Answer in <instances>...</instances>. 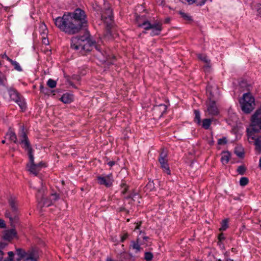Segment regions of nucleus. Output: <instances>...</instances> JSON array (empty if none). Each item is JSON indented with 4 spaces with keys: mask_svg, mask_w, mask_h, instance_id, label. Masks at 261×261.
<instances>
[{
    "mask_svg": "<svg viewBox=\"0 0 261 261\" xmlns=\"http://www.w3.org/2000/svg\"><path fill=\"white\" fill-rule=\"evenodd\" d=\"M55 23L61 31L73 35L79 33L83 28L87 26V20L84 11L77 8L73 12H68L64 14L62 17L56 18Z\"/></svg>",
    "mask_w": 261,
    "mask_h": 261,
    "instance_id": "f257e3e1",
    "label": "nucleus"
},
{
    "mask_svg": "<svg viewBox=\"0 0 261 261\" xmlns=\"http://www.w3.org/2000/svg\"><path fill=\"white\" fill-rule=\"evenodd\" d=\"M71 48L79 50L82 56H85L90 52L93 47L99 51V47L95 45V42L90 40V34L88 31H86L83 35L73 37L71 39Z\"/></svg>",
    "mask_w": 261,
    "mask_h": 261,
    "instance_id": "f03ea898",
    "label": "nucleus"
},
{
    "mask_svg": "<svg viewBox=\"0 0 261 261\" xmlns=\"http://www.w3.org/2000/svg\"><path fill=\"white\" fill-rule=\"evenodd\" d=\"M251 130L247 129L248 141L250 143H253L255 149L261 152V136L256 137L254 134L261 130V108L256 110L251 118Z\"/></svg>",
    "mask_w": 261,
    "mask_h": 261,
    "instance_id": "7ed1b4c3",
    "label": "nucleus"
},
{
    "mask_svg": "<svg viewBox=\"0 0 261 261\" xmlns=\"http://www.w3.org/2000/svg\"><path fill=\"white\" fill-rule=\"evenodd\" d=\"M113 13L112 10L110 8L105 9V11L101 14V19L106 24V33L104 37L108 40L112 39L113 37L111 31V29L114 25Z\"/></svg>",
    "mask_w": 261,
    "mask_h": 261,
    "instance_id": "20e7f679",
    "label": "nucleus"
},
{
    "mask_svg": "<svg viewBox=\"0 0 261 261\" xmlns=\"http://www.w3.org/2000/svg\"><path fill=\"white\" fill-rule=\"evenodd\" d=\"M8 202L11 207L12 213L9 211H6L5 216L9 218L11 226L15 227V224L18 223L17 200L15 197L11 196L8 199Z\"/></svg>",
    "mask_w": 261,
    "mask_h": 261,
    "instance_id": "39448f33",
    "label": "nucleus"
},
{
    "mask_svg": "<svg viewBox=\"0 0 261 261\" xmlns=\"http://www.w3.org/2000/svg\"><path fill=\"white\" fill-rule=\"evenodd\" d=\"M239 102L242 111L245 114H249L254 109V98L250 93H244Z\"/></svg>",
    "mask_w": 261,
    "mask_h": 261,
    "instance_id": "423d86ee",
    "label": "nucleus"
},
{
    "mask_svg": "<svg viewBox=\"0 0 261 261\" xmlns=\"http://www.w3.org/2000/svg\"><path fill=\"white\" fill-rule=\"evenodd\" d=\"M162 24L160 22H155L153 24H151L150 22L147 20L144 21L141 24H138V27H143L144 30H151L150 35L152 36L159 35L160 34L162 30Z\"/></svg>",
    "mask_w": 261,
    "mask_h": 261,
    "instance_id": "0eeeda50",
    "label": "nucleus"
},
{
    "mask_svg": "<svg viewBox=\"0 0 261 261\" xmlns=\"http://www.w3.org/2000/svg\"><path fill=\"white\" fill-rule=\"evenodd\" d=\"M206 90L209 100H217L219 98L220 95L219 89L215 83H208Z\"/></svg>",
    "mask_w": 261,
    "mask_h": 261,
    "instance_id": "6e6552de",
    "label": "nucleus"
},
{
    "mask_svg": "<svg viewBox=\"0 0 261 261\" xmlns=\"http://www.w3.org/2000/svg\"><path fill=\"white\" fill-rule=\"evenodd\" d=\"M8 92L10 98L16 102L22 110H24L26 108L25 103L24 99L20 96L18 92L13 88H10Z\"/></svg>",
    "mask_w": 261,
    "mask_h": 261,
    "instance_id": "1a4fd4ad",
    "label": "nucleus"
},
{
    "mask_svg": "<svg viewBox=\"0 0 261 261\" xmlns=\"http://www.w3.org/2000/svg\"><path fill=\"white\" fill-rule=\"evenodd\" d=\"M159 162L164 172L169 175L171 174L170 168L168 163L167 153L163 150L160 154Z\"/></svg>",
    "mask_w": 261,
    "mask_h": 261,
    "instance_id": "9d476101",
    "label": "nucleus"
},
{
    "mask_svg": "<svg viewBox=\"0 0 261 261\" xmlns=\"http://www.w3.org/2000/svg\"><path fill=\"white\" fill-rule=\"evenodd\" d=\"M44 166V164L42 162L38 164H35L34 158L33 155V161H32L29 159V163L27 165L28 170L30 173L33 174L34 175L37 176L41 169Z\"/></svg>",
    "mask_w": 261,
    "mask_h": 261,
    "instance_id": "9b49d317",
    "label": "nucleus"
},
{
    "mask_svg": "<svg viewBox=\"0 0 261 261\" xmlns=\"http://www.w3.org/2000/svg\"><path fill=\"white\" fill-rule=\"evenodd\" d=\"M216 100H209L206 104V112L209 115L216 116L219 113V109L216 105Z\"/></svg>",
    "mask_w": 261,
    "mask_h": 261,
    "instance_id": "f8f14e48",
    "label": "nucleus"
},
{
    "mask_svg": "<svg viewBox=\"0 0 261 261\" xmlns=\"http://www.w3.org/2000/svg\"><path fill=\"white\" fill-rule=\"evenodd\" d=\"M111 177L112 174H110L106 177L98 176V182L101 185H105L107 187H110L112 185L113 183Z\"/></svg>",
    "mask_w": 261,
    "mask_h": 261,
    "instance_id": "ddd939ff",
    "label": "nucleus"
},
{
    "mask_svg": "<svg viewBox=\"0 0 261 261\" xmlns=\"http://www.w3.org/2000/svg\"><path fill=\"white\" fill-rule=\"evenodd\" d=\"M21 143L23 145L22 147L25 150L28 151L29 158L31 159V160L33 161V149L31 146L30 142L28 140H21Z\"/></svg>",
    "mask_w": 261,
    "mask_h": 261,
    "instance_id": "4468645a",
    "label": "nucleus"
},
{
    "mask_svg": "<svg viewBox=\"0 0 261 261\" xmlns=\"http://www.w3.org/2000/svg\"><path fill=\"white\" fill-rule=\"evenodd\" d=\"M17 232L14 228L7 230L5 231L3 238L5 240L11 241L16 237Z\"/></svg>",
    "mask_w": 261,
    "mask_h": 261,
    "instance_id": "2eb2a0df",
    "label": "nucleus"
},
{
    "mask_svg": "<svg viewBox=\"0 0 261 261\" xmlns=\"http://www.w3.org/2000/svg\"><path fill=\"white\" fill-rule=\"evenodd\" d=\"M40 196V201H39V203H42L43 206H49L52 204V200H49L47 199H45L43 195H42V190L38 189V193L37 195V197L38 199H39Z\"/></svg>",
    "mask_w": 261,
    "mask_h": 261,
    "instance_id": "dca6fc26",
    "label": "nucleus"
},
{
    "mask_svg": "<svg viewBox=\"0 0 261 261\" xmlns=\"http://www.w3.org/2000/svg\"><path fill=\"white\" fill-rule=\"evenodd\" d=\"M183 3H187L189 5L195 4L197 6H201L204 5L207 0H179Z\"/></svg>",
    "mask_w": 261,
    "mask_h": 261,
    "instance_id": "f3484780",
    "label": "nucleus"
},
{
    "mask_svg": "<svg viewBox=\"0 0 261 261\" xmlns=\"http://www.w3.org/2000/svg\"><path fill=\"white\" fill-rule=\"evenodd\" d=\"M73 96L72 94L66 93L60 98V100L65 103H69L73 101Z\"/></svg>",
    "mask_w": 261,
    "mask_h": 261,
    "instance_id": "a211bd4d",
    "label": "nucleus"
},
{
    "mask_svg": "<svg viewBox=\"0 0 261 261\" xmlns=\"http://www.w3.org/2000/svg\"><path fill=\"white\" fill-rule=\"evenodd\" d=\"M39 30L41 36H47L48 30L44 23H41L39 24Z\"/></svg>",
    "mask_w": 261,
    "mask_h": 261,
    "instance_id": "6ab92c4d",
    "label": "nucleus"
},
{
    "mask_svg": "<svg viewBox=\"0 0 261 261\" xmlns=\"http://www.w3.org/2000/svg\"><path fill=\"white\" fill-rule=\"evenodd\" d=\"M230 154L228 152H224L221 156V161L223 164L225 165L228 163Z\"/></svg>",
    "mask_w": 261,
    "mask_h": 261,
    "instance_id": "aec40b11",
    "label": "nucleus"
},
{
    "mask_svg": "<svg viewBox=\"0 0 261 261\" xmlns=\"http://www.w3.org/2000/svg\"><path fill=\"white\" fill-rule=\"evenodd\" d=\"M16 253L18 256L20 257H27L29 253H27L24 250L21 248H16Z\"/></svg>",
    "mask_w": 261,
    "mask_h": 261,
    "instance_id": "412c9836",
    "label": "nucleus"
},
{
    "mask_svg": "<svg viewBox=\"0 0 261 261\" xmlns=\"http://www.w3.org/2000/svg\"><path fill=\"white\" fill-rule=\"evenodd\" d=\"M194 113L195 115L194 117V122H196L197 124H201V119H200V114L198 110H195L194 111Z\"/></svg>",
    "mask_w": 261,
    "mask_h": 261,
    "instance_id": "4be33fe9",
    "label": "nucleus"
},
{
    "mask_svg": "<svg viewBox=\"0 0 261 261\" xmlns=\"http://www.w3.org/2000/svg\"><path fill=\"white\" fill-rule=\"evenodd\" d=\"M212 120L211 119H204L202 122V127L205 129L209 128Z\"/></svg>",
    "mask_w": 261,
    "mask_h": 261,
    "instance_id": "5701e85b",
    "label": "nucleus"
},
{
    "mask_svg": "<svg viewBox=\"0 0 261 261\" xmlns=\"http://www.w3.org/2000/svg\"><path fill=\"white\" fill-rule=\"evenodd\" d=\"M7 136H8L9 138V140L14 142V143H16L17 141V137L15 133L10 131L7 134Z\"/></svg>",
    "mask_w": 261,
    "mask_h": 261,
    "instance_id": "b1692460",
    "label": "nucleus"
},
{
    "mask_svg": "<svg viewBox=\"0 0 261 261\" xmlns=\"http://www.w3.org/2000/svg\"><path fill=\"white\" fill-rule=\"evenodd\" d=\"M139 239H138L136 242L132 241V246L134 249H135V252L137 253L140 251V246L138 242Z\"/></svg>",
    "mask_w": 261,
    "mask_h": 261,
    "instance_id": "393cba45",
    "label": "nucleus"
},
{
    "mask_svg": "<svg viewBox=\"0 0 261 261\" xmlns=\"http://www.w3.org/2000/svg\"><path fill=\"white\" fill-rule=\"evenodd\" d=\"M146 191H151L155 189L154 183L153 181H149L145 186Z\"/></svg>",
    "mask_w": 261,
    "mask_h": 261,
    "instance_id": "a878e982",
    "label": "nucleus"
},
{
    "mask_svg": "<svg viewBox=\"0 0 261 261\" xmlns=\"http://www.w3.org/2000/svg\"><path fill=\"white\" fill-rule=\"evenodd\" d=\"M234 153L239 158H242L244 155L243 150L240 147H236L234 149Z\"/></svg>",
    "mask_w": 261,
    "mask_h": 261,
    "instance_id": "bb28decb",
    "label": "nucleus"
},
{
    "mask_svg": "<svg viewBox=\"0 0 261 261\" xmlns=\"http://www.w3.org/2000/svg\"><path fill=\"white\" fill-rule=\"evenodd\" d=\"M228 221L227 219H224L222 221L221 227L220 228V230L224 231L228 227Z\"/></svg>",
    "mask_w": 261,
    "mask_h": 261,
    "instance_id": "cd10ccee",
    "label": "nucleus"
},
{
    "mask_svg": "<svg viewBox=\"0 0 261 261\" xmlns=\"http://www.w3.org/2000/svg\"><path fill=\"white\" fill-rule=\"evenodd\" d=\"M47 85L49 88H54L56 87L57 82L56 81H55L53 79H49L47 82Z\"/></svg>",
    "mask_w": 261,
    "mask_h": 261,
    "instance_id": "c85d7f7f",
    "label": "nucleus"
},
{
    "mask_svg": "<svg viewBox=\"0 0 261 261\" xmlns=\"http://www.w3.org/2000/svg\"><path fill=\"white\" fill-rule=\"evenodd\" d=\"M10 63L14 66V68L16 70L19 71H22V68H21L19 63H17L16 61L12 60V61L10 62Z\"/></svg>",
    "mask_w": 261,
    "mask_h": 261,
    "instance_id": "c756f323",
    "label": "nucleus"
},
{
    "mask_svg": "<svg viewBox=\"0 0 261 261\" xmlns=\"http://www.w3.org/2000/svg\"><path fill=\"white\" fill-rule=\"evenodd\" d=\"M248 179L246 177H242L240 180V185L242 186H245L248 183Z\"/></svg>",
    "mask_w": 261,
    "mask_h": 261,
    "instance_id": "7c9ffc66",
    "label": "nucleus"
},
{
    "mask_svg": "<svg viewBox=\"0 0 261 261\" xmlns=\"http://www.w3.org/2000/svg\"><path fill=\"white\" fill-rule=\"evenodd\" d=\"M197 57L199 59L204 62L205 63H208V62L210 61V60H208L206 56L205 55L198 54L197 55Z\"/></svg>",
    "mask_w": 261,
    "mask_h": 261,
    "instance_id": "2f4dec72",
    "label": "nucleus"
},
{
    "mask_svg": "<svg viewBox=\"0 0 261 261\" xmlns=\"http://www.w3.org/2000/svg\"><path fill=\"white\" fill-rule=\"evenodd\" d=\"M246 168L244 165H241L238 167L237 169V172L239 174L243 175L246 171Z\"/></svg>",
    "mask_w": 261,
    "mask_h": 261,
    "instance_id": "473e14b6",
    "label": "nucleus"
},
{
    "mask_svg": "<svg viewBox=\"0 0 261 261\" xmlns=\"http://www.w3.org/2000/svg\"><path fill=\"white\" fill-rule=\"evenodd\" d=\"M34 254L33 252L29 253L28 256L25 258L23 261H36L34 258Z\"/></svg>",
    "mask_w": 261,
    "mask_h": 261,
    "instance_id": "72a5a7b5",
    "label": "nucleus"
},
{
    "mask_svg": "<svg viewBox=\"0 0 261 261\" xmlns=\"http://www.w3.org/2000/svg\"><path fill=\"white\" fill-rule=\"evenodd\" d=\"M153 258V254L150 252H146L144 254V259L147 261H150Z\"/></svg>",
    "mask_w": 261,
    "mask_h": 261,
    "instance_id": "f704fd0d",
    "label": "nucleus"
},
{
    "mask_svg": "<svg viewBox=\"0 0 261 261\" xmlns=\"http://www.w3.org/2000/svg\"><path fill=\"white\" fill-rule=\"evenodd\" d=\"M155 109H156V110H158V109L162 110L163 111L162 112V115H163L164 113L166 112V110H167V107H166V106L165 105H159L158 106H156L155 107Z\"/></svg>",
    "mask_w": 261,
    "mask_h": 261,
    "instance_id": "c9c22d12",
    "label": "nucleus"
},
{
    "mask_svg": "<svg viewBox=\"0 0 261 261\" xmlns=\"http://www.w3.org/2000/svg\"><path fill=\"white\" fill-rule=\"evenodd\" d=\"M6 81L5 76L0 71V85H4L5 82Z\"/></svg>",
    "mask_w": 261,
    "mask_h": 261,
    "instance_id": "e433bc0d",
    "label": "nucleus"
},
{
    "mask_svg": "<svg viewBox=\"0 0 261 261\" xmlns=\"http://www.w3.org/2000/svg\"><path fill=\"white\" fill-rule=\"evenodd\" d=\"M180 15H181L182 17L184 18L185 20L189 21L192 20L191 17L187 13H185L184 12H180Z\"/></svg>",
    "mask_w": 261,
    "mask_h": 261,
    "instance_id": "4c0bfd02",
    "label": "nucleus"
},
{
    "mask_svg": "<svg viewBox=\"0 0 261 261\" xmlns=\"http://www.w3.org/2000/svg\"><path fill=\"white\" fill-rule=\"evenodd\" d=\"M128 258V255L125 252L121 253L120 255V260L121 261H125V259Z\"/></svg>",
    "mask_w": 261,
    "mask_h": 261,
    "instance_id": "58836bf2",
    "label": "nucleus"
},
{
    "mask_svg": "<svg viewBox=\"0 0 261 261\" xmlns=\"http://www.w3.org/2000/svg\"><path fill=\"white\" fill-rule=\"evenodd\" d=\"M122 188L124 187V189L122 191V194L125 195L128 190V186L125 183H122L121 185Z\"/></svg>",
    "mask_w": 261,
    "mask_h": 261,
    "instance_id": "ea45409f",
    "label": "nucleus"
},
{
    "mask_svg": "<svg viewBox=\"0 0 261 261\" xmlns=\"http://www.w3.org/2000/svg\"><path fill=\"white\" fill-rule=\"evenodd\" d=\"M227 140L226 138H221L218 140V144L219 145H224L226 144Z\"/></svg>",
    "mask_w": 261,
    "mask_h": 261,
    "instance_id": "a19ab883",
    "label": "nucleus"
},
{
    "mask_svg": "<svg viewBox=\"0 0 261 261\" xmlns=\"http://www.w3.org/2000/svg\"><path fill=\"white\" fill-rule=\"evenodd\" d=\"M206 65L203 67L204 70L205 72H208L210 71L211 68L210 61L208 62V63H205Z\"/></svg>",
    "mask_w": 261,
    "mask_h": 261,
    "instance_id": "79ce46f5",
    "label": "nucleus"
},
{
    "mask_svg": "<svg viewBox=\"0 0 261 261\" xmlns=\"http://www.w3.org/2000/svg\"><path fill=\"white\" fill-rule=\"evenodd\" d=\"M256 9L257 12V15L261 17V4H258L256 6Z\"/></svg>",
    "mask_w": 261,
    "mask_h": 261,
    "instance_id": "37998d69",
    "label": "nucleus"
},
{
    "mask_svg": "<svg viewBox=\"0 0 261 261\" xmlns=\"http://www.w3.org/2000/svg\"><path fill=\"white\" fill-rule=\"evenodd\" d=\"M41 39L43 44L45 45H48L49 44V41L47 38V36H41Z\"/></svg>",
    "mask_w": 261,
    "mask_h": 261,
    "instance_id": "c03bdc74",
    "label": "nucleus"
},
{
    "mask_svg": "<svg viewBox=\"0 0 261 261\" xmlns=\"http://www.w3.org/2000/svg\"><path fill=\"white\" fill-rule=\"evenodd\" d=\"M6 227V225L5 221L3 219H0V228H5Z\"/></svg>",
    "mask_w": 261,
    "mask_h": 261,
    "instance_id": "a18cd8bd",
    "label": "nucleus"
},
{
    "mask_svg": "<svg viewBox=\"0 0 261 261\" xmlns=\"http://www.w3.org/2000/svg\"><path fill=\"white\" fill-rule=\"evenodd\" d=\"M8 254L9 255V258H7L8 259H12L13 261V257L14 256V253L13 251H9L8 252Z\"/></svg>",
    "mask_w": 261,
    "mask_h": 261,
    "instance_id": "49530a36",
    "label": "nucleus"
},
{
    "mask_svg": "<svg viewBox=\"0 0 261 261\" xmlns=\"http://www.w3.org/2000/svg\"><path fill=\"white\" fill-rule=\"evenodd\" d=\"M44 90H47L46 88H44L42 85L40 86V90L41 92L45 94H48V93L46 91H44Z\"/></svg>",
    "mask_w": 261,
    "mask_h": 261,
    "instance_id": "de8ad7c7",
    "label": "nucleus"
},
{
    "mask_svg": "<svg viewBox=\"0 0 261 261\" xmlns=\"http://www.w3.org/2000/svg\"><path fill=\"white\" fill-rule=\"evenodd\" d=\"M128 235L127 233H124L121 237V242H123L128 237Z\"/></svg>",
    "mask_w": 261,
    "mask_h": 261,
    "instance_id": "09e8293b",
    "label": "nucleus"
},
{
    "mask_svg": "<svg viewBox=\"0 0 261 261\" xmlns=\"http://www.w3.org/2000/svg\"><path fill=\"white\" fill-rule=\"evenodd\" d=\"M22 139L21 140H28V138L24 129H23L22 130V135H21Z\"/></svg>",
    "mask_w": 261,
    "mask_h": 261,
    "instance_id": "8fccbe9b",
    "label": "nucleus"
},
{
    "mask_svg": "<svg viewBox=\"0 0 261 261\" xmlns=\"http://www.w3.org/2000/svg\"><path fill=\"white\" fill-rule=\"evenodd\" d=\"M51 199L52 201L54 200V201H56L57 199H58V196L56 194H52L51 195Z\"/></svg>",
    "mask_w": 261,
    "mask_h": 261,
    "instance_id": "3c124183",
    "label": "nucleus"
},
{
    "mask_svg": "<svg viewBox=\"0 0 261 261\" xmlns=\"http://www.w3.org/2000/svg\"><path fill=\"white\" fill-rule=\"evenodd\" d=\"M2 58H5V59H6L7 61H8L9 62H11L12 61V59H10L6 54H4L3 56H2Z\"/></svg>",
    "mask_w": 261,
    "mask_h": 261,
    "instance_id": "603ef678",
    "label": "nucleus"
},
{
    "mask_svg": "<svg viewBox=\"0 0 261 261\" xmlns=\"http://www.w3.org/2000/svg\"><path fill=\"white\" fill-rule=\"evenodd\" d=\"M218 239H219V240L220 241H222V240H224L225 237L224 236V234L223 233H221V234H219V237H218Z\"/></svg>",
    "mask_w": 261,
    "mask_h": 261,
    "instance_id": "864d4df0",
    "label": "nucleus"
},
{
    "mask_svg": "<svg viewBox=\"0 0 261 261\" xmlns=\"http://www.w3.org/2000/svg\"><path fill=\"white\" fill-rule=\"evenodd\" d=\"M115 164V161H110L108 163V165L110 166V167H112Z\"/></svg>",
    "mask_w": 261,
    "mask_h": 261,
    "instance_id": "5fc2aeb1",
    "label": "nucleus"
},
{
    "mask_svg": "<svg viewBox=\"0 0 261 261\" xmlns=\"http://www.w3.org/2000/svg\"><path fill=\"white\" fill-rule=\"evenodd\" d=\"M4 253L3 251L0 250V261H2V260L4 258Z\"/></svg>",
    "mask_w": 261,
    "mask_h": 261,
    "instance_id": "6e6d98bb",
    "label": "nucleus"
},
{
    "mask_svg": "<svg viewBox=\"0 0 261 261\" xmlns=\"http://www.w3.org/2000/svg\"><path fill=\"white\" fill-rule=\"evenodd\" d=\"M125 199H132V200H135V199H134V196L133 195H131L130 194H129L128 195H127V196L125 197H124Z\"/></svg>",
    "mask_w": 261,
    "mask_h": 261,
    "instance_id": "4d7b16f0",
    "label": "nucleus"
},
{
    "mask_svg": "<svg viewBox=\"0 0 261 261\" xmlns=\"http://www.w3.org/2000/svg\"><path fill=\"white\" fill-rule=\"evenodd\" d=\"M72 79L79 81L80 80V77L78 75H74L72 76Z\"/></svg>",
    "mask_w": 261,
    "mask_h": 261,
    "instance_id": "13d9d810",
    "label": "nucleus"
},
{
    "mask_svg": "<svg viewBox=\"0 0 261 261\" xmlns=\"http://www.w3.org/2000/svg\"><path fill=\"white\" fill-rule=\"evenodd\" d=\"M130 195H133L134 196V198L136 196L138 195V193L137 192H132Z\"/></svg>",
    "mask_w": 261,
    "mask_h": 261,
    "instance_id": "bf43d9fd",
    "label": "nucleus"
},
{
    "mask_svg": "<svg viewBox=\"0 0 261 261\" xmlns=\"http://www.w3.org/2000/svg\"><path fill=\"white\" fill-rule=\"evenodd\" d=\"M141 222L139 223H139H137V225H136V227H135V229H139L140 226V225H141Z\"/></svg>",
    "mask_w": 261,
    "mask_h": 261,
    "instance_id": "052dcab7",
    "label": "nucleus"
},
{
    "mask_svg": "<svg viewBox=\"0 0 261 261\" xmlns=\"http://www.w3.org/2000/svg\"><path fill=\"white\" fill-rule=\"evenodd\" d=\"M24 257H20V256H18L17 258H16V261H20Z\"/></svg>",
    "mask_w": 261,
    "mask_h": 261,
    "instance_id": "680f3d73",
    "label": "nucleus"
},
{
    "mask_svg": "<svg viewBox=\"0 0 261 261\" xmlns=\"http://www.w3.org/2000/svg\"><path fill=\"white\" fill-rule=\"evenodd\" d=\"M68 82L69 84L71 86H73V87H74V85H73V83H72L71 81H69V80H68Z\"/></svg>",
    "mask_w": 261,
    "mask_h": 261,
    "instance_id": "e2e57ef3",
    "label": "nucleus"
},
{
    "mask_svg": "<svg viewBox=\"0 0 261 261\" xmlns=\"http://www.w3.org/2000/svg\"><path fill=\"white\" fill-rule=\"evenodd\" d=\"M245 84H246V83H245V82H243H243H242L240 83V85H241V86H242V87H243V86H244V85H245Z\"/></svg>",
    "mask_w": 261,
    "mask_h": 261,
    "instance_id": "0e129e2a",
    "label": "nucleus"
},
{
    "mask_svg": "<svg viewBox=\"0 0 261 261\" xmlns=\"http://www.w3.org/2000/svg\"><path fill=\"white\" fill-rule=\"evenodd\" d=\"M102 60H103V61H104V62H108V58L107 57H106V59H103Z\"/></svg>",
    "mask_w": 261,
    "mask_h": 261,
    "instance_id": "69168bd1",
    "label": "nucleus"
},
{
    "mask_svg": "<svg viewBox=\"0 0 261 261\" xmlns=\"http://www.w3.org/2000/svg\"><path fill=\"white\" fill-rule=\"evenodd\" d=\"M225 261H234V260L233 259H230V258H228Z\"/></svg>",
    "mask_w": 261,
    "mask_h": 261,
    "instance_id": "338daca9",
    "label": "nucleus"
},
{
    "mask_svg": "<svg viewBox=\"0 0 261 261\" xmlns=\"http://www.w3.org/2000/svg\"><path fill=\"white\" fill-rule=\"evenodd\" d=\"M143 239H144V240H146L147 239H148V238L147 237L145 236V237H143Z\"/></svg>",
    "mask_w": 261,
    "mask_h": 261,
    "instance_id": "774afa93",
    "label": "nucleus"
}]
</instances>
